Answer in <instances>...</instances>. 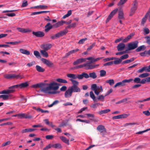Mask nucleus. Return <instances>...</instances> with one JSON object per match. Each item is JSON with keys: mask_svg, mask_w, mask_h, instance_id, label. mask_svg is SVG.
<instances>
[{"mask_svg": "<svg viewBox=\"0 0 150 150\" xmlns=\"http://www.w3.org/2000/svg\"><path fill=\"white\" fill-rule=\"evenodd\" d=\"M138 42L137 40L129 43L127 45V50H130L136 49L138 47Z\"/></svg>", "mask_w": 150, "mask_h": 150, "instance_id": "nucleus-4", "label": "nucleus"}, {"mask_svg": "<svg viewBox=\"0 0 150 150\" xmlns=\"http://www.w3.org/2000/svg\"><path fill=\"white\" fill-rule=\"evenodd\" d=\"M51 147H52V145H51L50 144L46 146L43 149V150H46L50 149Z\"/></svg>", "mask_w": 150, "mask_h": 150, "instance_id": "nucleus-64", "label": "nucleus"}, {"mask_svg": "<svg viewBox=\"0 0 150 150\" xmlns=\"http://www.w3.org/2000/svg\"><path fill=\"white\" fill-rule=\"evenodd\" d=\"M68 77L74 79H75L77 78V75H76L74 74H69L67 75Z\"/></svg>", "mask_w": 150, "mask_h": 150, "instance_id": "nucleus-31", "label": "nucleus"}, {"mask_svg": "<svg viewBox=\"0 0 150 150\" xmlns=\"http://www.w3.org/2000/svg\"><path fill=\"white\" fill-rule=\"evenodd\" d=\"M60 138L63 142L67 144L68 145L69 144V140L67 139L65 137L61 136L60 137Z\"/></svg>", "mask_w": 150, "mask_h": 150, "instance_id": "nucleus-26", "label": "nucleus"}, {"mask_svg": "<svg viewBox=\"0 0 150 150\" xmlns=\"http://www.w3.org/2000/svg\"><path fill=\"white\" fill-rule=\"evenodd\" d=\"M43 93H46L51 94H55L57 93H59L60 92L59 91H48L46 92H43Z\"/></svg>", "mask_w": 150, "mask_h": 150, "instance_id": "nucleus-44", "label": "nucleus"}, {"mask_svg": "<svg viewBox=\"0 0 150 150\" xmlns=\"http://www.w3.org/2000/svg\"><path fill=\"white\" fill-rule=\"evenodd\" d=\"M33 34L37 37L41 38L43 37L45 35V33L42 31H38L37 32L33 31Z\"/></svg>", "mask_w": 150, "mask_h": 150, "instance_id": "nucleus-9", "label": "nucleus"}, {"mask_svg": "<svg viewBox=\"0 0 150 150\" xmlns=\"http://www.w3.org/2000/svg\"><path fill=\"white\" fill-rule=\"evenodd\" d=\"M79 121L83 122H85L86 123H89L90 122L89 120H82L79 119H77L76 120V121Z\"/></svg>", "mask_w": 150, "mask_h": 150, "instance_id": "nucleus-53", "label": "nucleus"}, {"mask_svg": "<svg viewBox=\"0 0 150 150\" xmlns=\"http://www.w3.org/2000/svg\"><path fill=\"white\" fill-rule=\"evenodd\" d=\"M4 77L7 79H11L14 78L18 79H22V78L19 75H16L15 74H6L4 75Z\"/></svg>", "mask_w": 150, "mask_h": 150, "instance_id": "nucleus-5", "label": "nucleus"}, {"mask_svg": "<svg viewBox=\"0 0 150 150\" xmlns=\"http://www.w3.org/2000/svg\"><path fill=\"white\" fill-rule=\"evenodd\" d=\"M139 124L137 122H133V123H127L125 124L124 125V126L127 127L128 126H132L134 125H138Z\"/></svg>", "mask_w": 150, "mask_h": 150, "instance_id": "nucleus-48", "label": "nucleus"}, {"mask_svg": "<svg viewBox=\"0 0 150 150\" xmlns=\"http://www.w3.org/2000/svg\"><path fill=\"white\" fill-rule=\"evenodd\" d=\"M125 47V45L123 43H121L119 44L117 47V50L120 51L123 50Z\"/></svg>", "mask_w": 150, "mask_h": 150, "instance_id": "nucleus-15", "label": "nucleus"}, {"mask_svg": "<svg viewBox=\"0 0 150 150\" xmlns=\"http://www.w3.org/2000/svg\"><path fill=\"white\" fill-rule=\"evenodd\" d=\"M34 54L37 58H39L40 57V53L37 51H34Z\"/></svg>", "mask_w": 150, "mask_h": 150, "instance_id": "nucleus-49", "label": "nucleus"}, {"mask_svg": "<svg viewBox=\"0 0 150 150\" xmlns=\"http://www.w3.org/2000/svg\"><path fill=\"white\" fill-rule=\"evenodd\" d=\"M17 86V85H15L13 86H10L8 87V89L9 90L12 91V93H13L14 91H15V89L16 88H18V86Z\"/></svg>", "mask_w": 150, "mask_h": 150, "instance_id": "nucleus-35", "label": "nucleus"}, {"mask_svg": "<svg viewBox=\"0 0 150 150\" xmlns=\"http://www.w3.org/2000/svg\"><path fill=\"white\" fill-rule=\"evenodd\" d=\"M90 97L93 99L94 101H96V97L92 91H91L90 92Z\"/></svg>", "mask_w": 150, "mask_h": 150, "instance_id": "nucleus-42", "label": "nucleus"}, {"mask_svg": "<svg viewBox=\"0 0 150 150\" xmlns=\"http://www.w3.org/2000/svg\"><path fill=\"white\" fill-rule=\"evenodd\" d=\"M46 50H41L40 51V52L43 57H47L48 56V55L47 53V52H46Z\"/></svg>", "mask_w": 150, "mask_h": 150, "instance_id": "nucleus-32", "label": "nucleus"}, {"mask_svg": "<svg viewBox=\"0 0 150 150\" xmlns=\"http://www.w3.org/2000/svg\"><path fill=\"white\" fill-rule=\"evenodd\" d=\"M138 2L137 1L135 0L134 1L132 4V7L131 8L129 16H132L135 12L137 8Z\"/></svg>", "mask_w": 150, "mask_h": 150, "instance_id": "nucleus-3", "label": "nucleus"}, {"mask_svg": "<svg viewBox=\"0 0 150 150\" xmlns=\"http://www.w3.org/2000/svg\"><path fill=\"white\" fill-rule=\"evenodd\" d=\"M105 96H104L103 95H100L98 96L97 98L99 100H100L102 101H103L104 99Z\"/></svg>", "mask_w": 150, "mask_h": 150, "instance_id": "nucleus-60", "label": "nucleus"}, {"mask_svg": "<svg viewBox=\"0 0 150 150\" xmlns=\"http://www.w3.org/2000/svg\"><path fill=\"white\" fill-rule=\"evenodd\" d=\"M46 83H37L33 85L32 86V87L34 88H41L40 91L42 92L41 90L44 88H45L46 86Z\"/></svg>", "mask_w": 150, "mask_h": 150, "instance_id": "nucleus-8", "label": "nucleus"}, {"mask_svg": "<svg viewBox=\"0 0 150 150\" xmlns=\"http://www.w3.org/2000/svg\"><path fill=\"white\" fill-rule=\"evenodd\" d=\"M17 29L19 31L23 33H26L31 31V30L29 29H25L20 28H17Z\"/></svg>", "mask_w": 150, "mask_h": 150, "instance_id": "nucleus-17", "label": "nucleus"}, {"mask_svg": "<svg viewBox=\"0 0 150 150\" xmlns=\"http://www.w3.org/2000/svg\"><path fill=\"white\" fill-rule=\"evenodd\" d=\"M117 11L118 9H115L111 12L106 19V23L108 22L111 19L113 16L117 13Z\"/></svg>", "mask_w": 150, "mask_h": 150, "instance_id": "nucleus-10", "label": "nucleus"}, {"mask_svg": "<svg viewBox=\"0 0 150 150\" xmlns=\"http://www.w3.org/2000/svg\"><path fill=\"white\" fill-rule=\"evenodd\" d=\"M129 57V55L127 54L124 55L120 57V58L122 61V60H124L127 58Z\"/></svg>", "mask_w": 150, "mask_h": 150, "instance_id": "nucleus-57", "label": "nucleus"}, {"mask_svg": "<svg viewBox=\"0 0 150 150\" xmlns=\"http://www.w3.org/2000/svg\"><path fill=\"white\" fill-rule=\"evenodd\" d=\"M19 51L21 53L26 55H29L30 54L29 51L23 49H20Z\"/></svg>", "mask_w": 150, "mask_h": 150, "instance_id": "nucleus-22", "label": "nucleus"}, {"mask_svg": "<svg viewBox=\"0 0 150 150\" xmlns=\"http://www.w3.org/2000/svg\"><path fill=\"white\" fill-rule=\"evenodd\" d=\"M133 81L134 83H141L143 84V82H142L143 81V79L141 80V79L139 77L135 78L133 80Z\"/></svg>", "mask_w": 150, "mask_h": 150, "instance_id": "nucleus-23", "label": "nucleus"}, {"mask_svg": "<svg viewBox=\"0 0 150 150\" xmlns=\"http://www.w3.org/2000/svg\"><path fill=\"white\" fill-rule=\"evenodd\" d=\"M145 49V46L144 45H143L141 46H139L136 49V51L137 52H139L141 51L142 50H144Z\"/></svg>", "mask_w": 150, "mask_h": 150, "instance_id": "nucleus-39", "label": "nucleus"}, {"mask_svg": "<svg viewBox=\"0 0 150 150\" xmlns=\"http://www.w3.org/2000/svg\"><path fill=\"white\" fill-rule=\"evenodd\" d=\"M89 77L92 78L93 79H96L97 78V76L95 72H93L89 73Z\"/></svg>", "mask_w": 150, "mask_h": 150, "instance_id": "nucleus-37", "label": "nucleus"}, {"mask_svg": "<svg viewBox=\"0 0 150 150\" xmlns=\"http://www.w3.org/2000/svg\"><path fill=\"white\" fill-rule=\"evenodd\" d=\"M149 12H147L144 16V17L142 19V22H141V24L142 25H144V23L145 22L146 19L149 16Z\"/></svg>", "mask_w": 150, "mask_h": 150, "instance_id": "nucleus-29", "label": "nucleus"}, {"mask_svg": "<svg viewBox=\"0 0 150 150\" xmlns=\"http://www.w3.org/2000/svg\"><path fill=\"white\" fill-rule=\"evenodd\" d=\"M46 85H48V86L45 87V88H43L41 91L42 92H46L47 91L50 90L56 91L59 88V84L56 82H53L49 84L46 83Z\"/></svg>", "mask_w": 150, "mask_h": 150, "instance_id": "nucleus-1", "label": "nucleus"}, {"mask_svg": "<svg viewBox=\"0 0 150 150\" xmlns=\"http://www.w3.org/2000/svg\"><path fill=\"white\" fill-rule=\"evenodd\" d=\"M37 111L38 112H41L42 113H49V112L48 110H43L42 109H41L39 108H38V109H37Z\"/></svg>", "mask_w": 150, "mask_h": 150, "instance_id": "nucleus-47", "label": "nucleus"}, {"mask_svg": "<svg viewBox=\"0 0 150 150\" xmlns=\"http://www.w3.org/2000/svg\"><path fill=\"white\" fill-rule=\"evenodd\" d=\"M91 63H90V61L87 62V63L86 64H86V65L85 66L86 69H91L90 68V67L91 66H92V64H91Z\"/></svg>", "mask_w": 150, "mask_h": 150, "instance_id": "nucleus-38", "label": "nucleus"}, {"mask_svg": "<svg viewBox=\"0 0 150 150\" xmlns=\"http://www.w3.org/2000/svg\"><path fill=\"white\" fill-rule=\"evenodd\" d=\"M17 86H18V88H25L28 86V84L27 82L22 83L20 84H17Z\"/></svg>", "mask_w": 150, "mask_h": 150, "instance_id": "nucleus-21", "label": "nucleus"}, {"mask_svg": "<svg viewBox=\"0 0 150 150\" xmlns=\"http://www.w3.org/2000/svg\"><path fill=\"white\" fill-rule=\"evenodd\" d=\"M100 77L104 76L106 74V71L103 70H101L100 71Z\"/></svg>", "mask_w": 150, "mask_h": 150, "instance_id": "nucleus-45", "label": "nucleus"}, {"mask_svg": "<svg viewBox=\"0 0 150 150\" xmlns=\"http://www.w3.org/2000/svg\"><path fill=\"white\" fill-rule=\"evenodd\" d=\"M127 0H120V1L118 3V5L120 6L124 4Z\"/></svg>", "mask_w": 150, "mask_h": 150, "instance_id": "nucleus-61", "label": "nucleus"}, {"mask_svg": "<svg viewBox=\"0 0 150 150\" xmlns=\"http://www.w3.org/2000/svg\"><path fill=\"white\" fill-rule=\"evenodd\" d=\"M52 47V45L50 44H43L41 45V47L44 50L47 51Z\"/></svg>", "mask_w": 150, "mask_h": 150, "instance_id": "nucleus-11", "label": "nucleus"}, {"mask_svg": "<svg viewBox=\"0 0 150 150\" xmlns=\"http://www.w3.org/2000/svg\"><path fill=\"white\" fill-rule=\"evenodd\" d=\"M68 32V31L67 30H65L63 31H62L60 32L57 33L59 37L60 36H63L65 35Z\"/></svg>", "mask_w": 150, "mask_h": 150, "instance_id": "nucleus-27", "label": "nucleus"}, {"mask_svg": "<svg viewBox=\"0 0 150 150\" xmlns=\"http://www.w3.org/2000/svg\"><path fill=\"white\" fill-rule=\"evenodd\" d=\"M71 81L73 85L72 86H77L79 85V82L73 79H71Z\"/></svg>", "mask_w": 150, "mask_h": 150, "instance_id": "nucleus-46", "label": "nucleus"}, {"mask_svg": "<svg viewBox=\"0 0 150 150\" xmlns=\"http://www.w3.org/2000/svg\"><path fill=\"white\" fill-rule=\"evenodd\" d=\"M110 111L109 109H107L103 110H101L98 112V113L100 115H101L103 114L106 113L108 112H109Z\"/></svg>", "mask_w": 150, "mask_h": 150, "instance_id": "nucleus-28", "label": "nucleus"}, {"mask_svg": "<svg viewBox=\"0 0 150 150\" xmlns=\"http://www.w3.org/2000/svg\"><path fill=\"white\" fill-rule=\"evenodd\" d=\"M50 23L49 22L45 26V31L46 32H48L50 29L52 28L53 25H50Z\"/></svg>", "mask_w": 150, "mask_h": 150, "instance_id": "nucleus-20", "label": "nucleus"}, {"mask_svg": "<svg viewBox=\"0 0 150 150\" xmlns=\"http://www.w3.org/2000/svg\"><path fill=\"white\" fill-rule=\"evenodd\" d=\"M133 35L132 34H130L129 35L127 36V37L125 39H123V37H121L118 39L116 40L115 41V43H117L120 42L122 40V42H128L132 37Z\"/></svg>", "mask_w": 150, "mask_h": 150, "instance_id": "nucleus-6", "label": "nucleus"}, {"mask_svg": "<svg viewBox=\"0 0 150 150\" xmlns=\"http://www.w3.org/2000/svg\"><path fill=\"white\" fill-rule=\"evenodd\" d=\"M143 84L145 83L146 82H150V76L143 79Z\"/></svg>", "mask_w": 150, "mask_h": 150, "instance_id": "nucleus-50", "label": "nucleus"}, {"mask_svg": "<svg viewBox=\"0 0 150 150\" xmlns=\"http://www.w3.org/2000/svg\"><path fill=\"white\" fill-rule=\"evenodd\" d=\"M134 59H135L134 57L130 59H127L123 61L122 62V64H125L130 63L134 61Z\"/></svg>", "mask_w": 150, "mask_h": 150, "instance_id": "nucleus-30", "label": "nucleus"}, {"mask_svg": "<svg viewBox=\"0 0 150 150\" xmlns=\"http://www.w3.org/2000/svg\"><path fill=\"white\" fill-rule=\"evenodd\" d=\"M35 68L36 70L39 72H42L45 70L44 69L38 65H37L36 66Z\"/></svg>", "mask_w": 150, "mask_h": 150, "instance_id": "nucleus-24", "label": "nucleus"}, {"mask_svg": "<svg viewBox=\"0 0 150 150\" xmlns=\"http://www.w3.org/2000/svg\"><path fill=\"white\" fill-rule=\"evenodd\" d=\"M59 103V100H55L54 101L52 104L49 105H48V107L50 108L52 106H53V105H54L57 104L58 103Z\"/></svg>", "mask_w": 150, "mask_h": 150, "instance_id": "nucleus-51", "label": "nucleus"}, {"mask_svg": "<svg viewBox=\"0 0 150 150\" xmlns=\"http://www.w3.org/2000/svg\"><path fill=\"white\" fill-rule=\"evenodd\" d=\"M86 61V59L83 58H80L77 59L73 63V64L76 65L78 64Z\"/></svg>", "mask_w": 150, "mask_h": 150, "instance_id": "nucleus-18", "label": "nucleus"}, {"mask_svg": "<svg viewBox=\"0 0 150 150\" xmlns=\"http://www.w3.org/2000/svg\"><path fill=\"white\" fill-rule=\"evenodd\" d=\"M11 143V142L10 141H8L6 142L3 143L1 145V147H3L7 145L10 144Z\"/></svg>", "mask_w": 150, "mask_h": 150, "instance_id": "nucleus-55", "label": "nucleus"}, {"mask_svg": "<svg viewBox=\"0 0 150 150\" xmlns=\"http://www.w3.org/2000/svg\"><path fill=\"white\" fill-rule=\"evenodd\" d=\"M91 88L94 91L95 94L97 95H98L100 92L103 91L102 86H97L96 84H93L91 86Z\"/></svg>", "mask_w": 150, "mask_h": 150, "instance_id": "nucleus-2", "label": "nucleus"}, {"mask_svg": "<svg viewBox=\"0 0 150 150\" xmlns=\"http://www.w3.org/2000/svg\"><path fill=\"white\" fill-rule=\"evenodd\" d=\"M52 147L55 149H61L62 148V146L61 144L57 143L54 144H52Z\"/></svg>", "mask_w": 150, "mask_h": 150, "instance_id": "nucleus-41", "label": "nucleus"}, {"mask_svg": "<svg viewBox=\"0 0 150 150\" xmlns=\"http://www.w3.org/2000/svg\"><path fill=\"white\" fill-rule=\"evenodd\" d=\"M21 42L20 41L18 42L16 41L14 42H7L6 43L8 44H12V45H16L17 44L20 43Z\"/></svg>", "mask_w": 150, "mask_h": 150, "instance_id": "nucleus-59", "label": "nucleus"}, {"mask_svg": "<svg viewBox=\"0 0 150 150\" xmlns=\"http://www.w3.org/2000/svg\"><path fill=\"white\" fill-rule=\"evenodd\" d=\"M150 74L148 73H144L139 75V78H145L149 76Z\"/></svg>", "mask_w": 150, "mask_h": 150, "instance_id": "nucleus-43", "label": "nucleus"}, {"mask_svg": "<svg viewBox=\"0 0 150 150\" xmlns=\"http://www.w3.org/2000/svg\"><path fill=\"white\" fill-rule=\"evenodd\" d=\"M87 39L86 38H85L81 39L78 42V43L79 44H82L84 43V42Z\"/></svg>", "mask_w": 150, "mask_h": 150, "instance_id": "nucleus-56", "label": "nucleus"}, {"mask_svg": "<svg viewBox=\"0 0 150 150\" xmlns=\"http://www.w3.org/2000/svg\"><path fill=\"white\" fill-rule=\"evenodd\" d=\"M41 60L44 64H46L49 67L52 68L54 66V64L50 61L47 59L42 58L41 59Z\"/></svg>", "mask_w": 150, "mask_h": 150, "instance_id": "nucleus-7", "label": "nucleus"}, {"mask_svg": "<svg viewBox=\"0 0 150 150\" xmlns=\"http://www.w3.org/2000/svg\"><path fill=\"white\" fill-rule=\"evenodd\" d=\"M113 61H111L107 63H105L103 64V66H111L113 64Z\"/></svg>", "mask_w": 150, "mask_h": 150, "instance_id": "nucleus-62", "label": "nucleus"}, {"mask_svg": "<svg viewBox=\"0 0 150 150\" xmlns=\"http://www.w3.org/2000/svg\"><path fill=\"white\" fill-rule=\"evenodd\" d=\"M36 130L35 129H31V128H28L25 129H23L21 131V133L22 134H23L28 132H33Z\"/></svg>", "mask_w": 150, "mask_h": 150, "instance_id": "nucleus-19", "label": "nucleus"}, {"mask_svg": "<svg viewBox=\"0 0 150 150\" xmlns=\"http://www.w3.org/2000/svg\"><path fill=\"white\" fill-rule=\"evenodd\" d=\"M62 25V23H61L60 22H59L56 23L54 24L53 25V27H54L55 28H57L60 26H61Z\"/></svg>", "mask_w": 150, "mask_h": 150, "instance_id": "nucleus-58", "label": "nucleus"}, {"mask_svg": "<svg viewBox=\"0 0 150 150\" xmlns=\"http://www.w3.org/2000/svg\"><path fill=\"white\" fill-rule=\"evenodd\" d=\"M122 60L120 58L117 59V60H114L113 61V63L115 64H117L121 62Z\"/></svg>", "mask_w": 150, "mask_h": 150, "instance_id": "nucleus-54", "label": "nucleus"}, {"mask_svg": "<svg viewBox=\"0 0 150 150\" xmlns=\"http://www.w3.org/2000/svg\"><path fill=\"white\" fill-rule=\"evenodd\" d=\"M106 82L107 83H109L111 86L114 83V81L112 79L106 80Z\"/></svg>", "mask_w": 150, "mask_h": 150, "instance_id": "nucleus-52", "label": "nucleus"}, {"mask_svg": "<svg viewBox=\"0 0 150 150\" xmlns=\"http://www.w3.org/2000/svg\"><path fill=\"white\" fill-rule=\"evenodd\" d=\"M12 91L9 90V89L4 90L1 91H0V94H8L10 93H12Z\"/></svg>", "mask_w": 150, "mask_h": 150, "instance_id": "nucleus-33", "label": "nucleus"}, {"mask_svg": "<svg viewBox=\"0 0 150 150\" xmlns=\"http://www.w3.org/2000/svg\"><path fill=\"white\" fill-rule=\"evenodd\" d=\"M97 129L100 133H105L106 132V129L104 126L102 125H100L97 127Z\"/></svg>", "mask_w": 150, "mask_h": 150, "instance_id": "nucleus-12", "label": "nucleus"}, {"mask_svg": "<svg viewBox=\"0 0 150 150\" xmlns=\"http://www.w3.org/2000/svg\"><path fill=\"white\" fill-rule=\"evenodd\" d=\"M56 81L59 82L64 83H67V81L65 79H62L61 78H59L56 79Z\"/></svg>", "mask_w": 150, "mask_h": 150, "instance_id": "nucleus-36", "label": "nucleus"}, {"mask_svg": "<svg viewBox=\"0 0 150 150\" xmlns=\"http://www.w3.org/2000/svg\"><path fill=\"white\" fill-rule=\"evenodd\" d=\"M72 91L69 88L65 93L64 96L65 97L67 98L71 97L72 95Z\"/></svg>", "mask_w": 150, "mask_h": 150, "instance_id": "nucleus-14", "label": "nucleus"}, {"mask_svg": "<svg viewBox=\"0 0 150 150\" xmlns=\"http://www.w3.org/2000/svg\"><path fill=\"white\" fill-rule=\"evenodd\" d=\"M147 67H144L139 70L138 71V72L139 73H141L144 71L147 72Z\"/></svg>", "mask_w": 150, "mask_h": 150, "instance_id": "nucleus-40", "label": "nucleus"}, {"mask_svg": "<svg viewBox=\"0 0 150 150\" xmlns=\"http://www.w3.org/2000/svg\"><path fill=\"white\" fill-rule=\"evenodd\" d=\"M69 88L72 92H79L81 91L80 89L77 86H71Z\"/></svg>", "mask_w": 150, "mask_h": 150, "instance_id": "nucleus-13", "label": "nucleus"}, {"mask_svg": "<svg viewBox=\"0 0 150 150\" xmlns=\"http://www.w3.org/2000/svg\"><path fill=\"white\" fill-rule=\"evenodd\" d=\"M49 12H50V11H40L35 12H32V13L31 14V15H33L37 14H40L42 13H48Z\"/></svg>", "mask_w": 150, "mask_h": 150, "instance_id": "nucleus-25", "label": "nucleus"}, {"mask_svg": "<svg viewBox=\"0 0 150 150\" xmlns=\"http://www.w3.org/2000/svg\"><path fill=\"white\" fill-rule=\"evenodd\" d=\"M125 84H124L123 81L122 80V81L118 82L116 83L114 86V87L116 88V87L119 86H125Z\"/></svg>", "mask_w": 150, "mask_h": 150, "instance_id": "nucleus-34", "label": "nucleus"}, {"mask_svg": "<svg viewBox=\"0 0 150 150\" xmlns=\"http://www.w3.org/2000/svg\"><path fill=\"white\" fill-rule=\"evenodd\" d=\"M118 18L119 19L124 20L125 19L124 14L122 10L120 9L118 11Z\"/></svg>", "mask_w": 150, "mask_h": 150, "instance_id": "nucleus-16", "label": "nucleus"}, {"mask_svg": "<svg viewBox=\"0 0 150 150\" xmlns=\"http://www.w3.org/2000/svg\"><path fill=\"white\" fill-rule=\"evenodd\" d=\"M96 45V43L95 42L93 43L91 45H90L89 47L87 49V51H89L93 47Z\"/></svg>", "mask_w": 150, "mask_h": 150, "instance_id": "nucleus-63", "label": "nucleus"}]
</instances>
